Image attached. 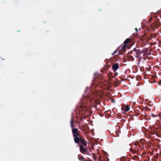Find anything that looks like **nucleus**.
Here are the masks:
<instances>
[{
    "mask_svg": "<svg viewBox=\"0 0 161 161\" xmlns=\"http://www.w3.org/2000/svg\"><path fill=\"white\" fill-rule=\"evenodd\" d=\"M73 118H71L70 124L72 129V132L73 136L74 142L80 146V152L82 153L86 152L87 154L89 155V151L87 148H85L87 145V142L81 136L78 128H74L75 125Z\"/></svg>",
    "mask_w": 161,
    "mask_h": 161,
    "instance_id": "1",
    "label": "nucleus"
},
{
    "mask_svg": "<svg viewBox=\"0 0 161 161\" xmlns=\"http://www.w3.org/2000/svg\"><path fill=\"white\" fill-rule=\"evenodd\" d=\"M136 52V57L140 58L138 61V66H139V63L141 59L143 58L144 60L146 59L147 58L150 60L152 57L149 56L152 55L151 51H134Z\"/></svg>",
    "mask_w": 161,
    "mask_h": 161,
    "instance_id": "2",
    "label": "nucleus"
},
{
    "mask_svg": "<svg viewBox=\"0 0 161 161\" xmlns=\"http://www.w3.org/2000/svg\"><path fill=\"white\" fill-rule=\"evenodd\" d=\"M134 44L131 38H127L115 50H125L126 49H129Z\"/></svg>",
    "mask_w": 161,
    "mask_h": 161,
    "instance_id": "3",
    "label": "nucleus"
},
{
    "mask_svg": "<svg viewBox=\"0 0 161 161\" xmlns=\"http://www.w3.org/2000/svg\"><path fill=\"white\" fill-rule=\"evenodd\" d=\"M76 108L78 111L81 112V114L84 115H88L89 108L84 100L81 101V103L76 106Z\"/></svg>",
    "mask_w": 161,
    "mask_h": 161,
    "instance_id": "4",
    "label": "nucleus"
},
{
    "mask_svg": "<svg viewBox=\"0 0 161 161\" xmlns=\"http://www.w3.org/2000/svg\"><path fill=\"white\" fill-rule=\"evenodd\" d=\"M119 67V64L118 63H116L112 65V68L114 72H115Z\"/></svg>",
    "mask_w": 161,
    "mask_h": 161,
    "instance_id": "5",
    "label": "nucleus"
},
{
    "mask_svg": "<svg viewBox=\"0 0 161 161\" xmlns=\"http://www.w3.org/2000/svg\"><path fill=\"white\" fill-rule=\"evenodd\" d=\"M152 65V63L151 62H147L146 66V69L147 71H149L151 69V66Z\"/></svg>",
    "mask_w": 161,
    "mask_h": 161,
    "instance_id": "6",
    "label": "nucleus"
},
{
    "mask_svg": "<svg viewBox=\"0 0 161 161\" xmlns=\"http://www.w3.org/2000/svg\"><path fill=\"white\" fill-rule=\"evenodd\" d=\"M121 109L125 112H127L129 110L130 107L127 105L123 104L122 106Z\"/></svg>",
    "mask_w": 161,
    "mask_h": 161,
    "instance_id": "7",
    "label": "nucleus"
},
{
    "mask_svg": "<svg viewBox=\"0 0 161 161\" xmlns=\"http://www.w3.org/2000/svg\"><path fill=\"white\" fill-rule=\"evenodd\" d=\"M144 140L143 139L141 140L140 141V142H136L135 143V145L136 147L138 145H140V144H141L143 145V147H144Z\"/></svg>",
    "mask_w": 161,
    "mask_h": 161,
    "instance_id": "8",
    "label": "nucleus"
},
{
    "mask_svg": "<svg viewBox=\"0 0 161 161\" xmlns=\"http://www.w3.org/2000/svg\"><path fill=\"white\" fill-rule=\"evenodd\" d=\"M121 51H114V52L112 53V55H115V56L117 57L119 55L122 54L121 53Z\"/></svg>",
    "mask_w": 161,
    "mask_h": 161,
    "instance_id": "9",
    "label": "nucleus"
},
{
    "mask_svg": "<svg viewBox=\"0 0 161 161\" xmlns=\"http://www.w3.org/2000/svg\"><path fill=\"white\" fill-rule=\"evenodd\" d=\"M78 157L79 159L81 161H86L85 160V159L84 158V157L81 155H78Z\"/></svg>",
    "mask_w": 161,
    "mask_h": 161,
    "instance_id": "10",
    "label": "nucleus"
},
{
    "mask_svg": "<svg viewBox=\"0 0 161 161\" xmlns=\"http://www.w3.org/2000/svg\"><path fill=\"white\" fill-rule=\"evenodd\" d=\"M130 150L134 154L136 153V151L133 150L132 148H130Z\"/></svg>",
    "mask_w": 161,
    "mask_h": 161,
    "instance_id": "11",
    "label": "nucleus"
},
{
    "mask_svg": "<svg viewBox=\"0 0 161 161\" xmlns=\"http://www.w3.org/2000/svg\"><path fill=\"white\" fill-rule=\"evenodd\" d=\"M94 78H97V77H98V76H99V74L98 73H95L94 74Z\"/></svg>",
    "mask_w": 161,
    "mask_h": 161,
    "instance_id": "12",
    "label": "nucleus"
},
{
    "mask_svg": "<svg viewBox=\"0 0 161 161\" xmlns=\"http://www.w3.org/2000/svg\"><path fill=\"white\" fill-rule=\"evenodd\" d=\"M114 135L116 136H117V137L119 136V135L118 133V132L117 131H115V134Z\"/></svg>",
    "mask_w": 161,
    "mask_h": 161,
    "instance_id": "13",
    "label": "nucleus"
},
{
    "mask_svg": "<svg viewBox=\"0 0 161 161\" xmlns=\"http://www.w3.org/2000/svg\"><path fill=\"white\" fill-rule=\"evenodd\" d=\"M141 144H140V145H138L137 146H136V148L138 149L139 148L140 149H142Z\"/></svg>",
    "mask_w": 161,
    "mask_h": 161,
    "instance_id": "14",
    "label": "nucleus"
},
{
    "mask_svg": "<svg viewBox=\"0 0 161 161\" xmlns=\"http://www.w3.org/2000/svg\"><path fill=\"white\" fill-rule=\"evenodd\" d=\"M138 110H136L135 111V113H137L138 114V115H136V116H137L138 115H140V114L138 113Z\"/></svg>",
    "mask_w": 161,
    "mask_h": 161,
    "instance_id": "15",
    "label": "nucleus"
},
{
    "mask_svg": "<svg viewBox=\"0 0 161 161\" xmlns=\"http://www.w3.org/2000/svg\"><path fill=\"white\" fill-rule=\"evenodd\" d=\"M99 115L103 117V114L102 113H99Z\"/></svg>",
    "mask_w": 161,
    "mask_h": 161,
    "instance_id": "16",
    "label": "nucleus"
},
{
    "mask_svg": "<svg viewBox=\"0 0 161 161\" xmlns=\"http://www.w3.org/2000/svg\"><path fill=\"white\" fill-rule=\"evenodd\" d=\"M146 152H144L142 154V155H145L146 154Z\"/></svg>",
    "mask_w": 161,
    "mask_h": 161,
    "instance_id": "17",
    "label": "nucleus"
},
{
    "mask_svg": "<svg viewBox=\"0 0 161 161\" xmlns=\"http://www.w3.org/2000/svg\"><path fill=\"white\" fill-rule=\"evenodd\" d=\"M133 50L135 51V50H137L135 48H134Z\"/></svg>",
    "mask_w": 161,
    "mask_h": 161,
    "instance_id": "18",
    "label": "nucleus"
},
{
    "mask_svg": "<svg viewBox=\"0 0 161 161\" xmlns=\"http://www.w3.org/2000/svg\"><path fill=\"white\" fill-rule=\"evenodd\" d=\"M147 158H148V159L147 160V161H149L150 160V158L149 157H147Z\"/></svg>",
    "mask_w": 161,
    "mask_h": 161,
    "instance_id": "19",
    "label": "nucleus"
},
{
    "mask_svg": "<svg viewBox=\"0 0 161 161\" xmlns=\"http://www.w3.org/2000/svg\"><path fill=\"white\" fill-rule=\"evenodd\" d=\"M135 30H136V31H137V28H135Z\"/></svg>",
    "mask_w": 161,
    "mask_h": 161,
    "instance_id": "20",
    "label": "nucleus"
},
{
    "mask_svg": "<svg viewBox=\"0 0 161 161\" xmlns=\"http://www.w3.org/2000/svg\"><path fill=\"white\" fill-rule=\"evenodd\" d=\"M108 76H110V75H109V74H108Z\"/></svg>",
    "mask_w": 161,
    "mask_h": 161,
    "instance_id": "21",
    "label": "nucleus"
},
{
    "mask_svg": "<svg viewBox=\"0 0 161 161\" xmlns=\"http://www.w3.org/2000/svg\"><path fill=\"white\" fill-rule=\"evenodd\" d=\"M110 75H111V73H110Z\"/></svg>",
    "mask_w": 161,
    "mask_h": 161,
    "instance_id": "22",
    "label": "nucleus"
},
{
    "mask_svg": "<svg viewBox=\"0 0 161 161\" xmlns=\"http://www.w3.org/2000/svg\"><path fill=\"white\" fill-rule=\"evenodd\" d=\"M135 157H136H136H137V156H135Z\"/></svg>",
    "mask_w": 161,
    "mask_h": 161,
    "instance_id": "23",
    "label": "nucleus"
}]
</instances>
